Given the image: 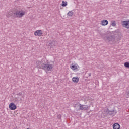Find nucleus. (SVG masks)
I'll return each mask as SVG.
<instances>
[{"mask_svg": "<svg viewBox=\"0 0 129 129\" xmlns=\"http://www.w3.org/2000/svg\"><path fill=\"white\" fill-rule=\"evenodd\" d=\"M35 66L37 68L43 69V70H47V71H51L53 69V64L50 63H42V62L39 61H36Z\"/></svg>", "mask_w": 129, "mask_h": 129, "instance_id": "f257e3e1", "label": "nucleus"}, {"mask_svg": "<svg viewBox=\"0 0 129 129\" xmlns=\"http://www.w3.org/2000/svg\"><path fill=\"white\" fill-rule=\"evenodd\" d=\"M58 45V43L57 42V41L56 40H53L51 41V42L49 43L48 44L49 48H50V49H52L54 48V47H56Z\"/></svg>", "mask_w": 129, "mask_h": 129, "instance_id": "f03ea898", "label": "nucleus"}, {"mask_svg": "<svg viewBox=\"0 0 129 129\" xmlns=\"http://www.w3.org/2000/svg\"><path fill=\"white\" fill-rule=\"evenodd\" d=\"M112 33L115 37H118V38L121 37V33L119 31V29H117L113 31Z\"/></svg>", "mask_w": 129, "mask_h": 129, "instance_id": "7ed1b4c3", "label": "nucleus"}, {"mask_svg": "<svg viewBox=\"0 0 129 129\" xmlns=\"http://www.w3.org/2000/svg\"><path fill=\"white\" fill-rule=\"evenodd\" d=\"M121 24L124 28H126V29H129V20L123 21L121 22Z\"/></svg>", "mask_w": 129, "mask_h": 129, "instance_id": "20e7f679", "label": "nucleus"}, {"mask_svg": "<svg viewBox=\"0 0 129 129\" xmlns=\"http://www.w3.org/2000/svg\"><path fill=\"white\" fill-rule=\"evenodd\" d=\"M79 106L80 110H88L89 108L88 105H82L81 104H79Z\"/></svg>", "mask_w": 129, "mask_h": 129, "instance_id": "39448f33", "label": "nucleus"}, {"mask_svg": "<svg viewBox=\"0 0 129 129\" xmlns=\"http://www.w3.org/2000/svg\"><path fill=\"white\" fill-rule=\"evenodd\" d=\"M9 108L11 110H16L17 109V106L14 103H11L9 104Z\"/></svg>", "mask_w": 129, "mask_h": 129, "instance_id": "423d86ee", "label": "nucleus"}, {"mask_svg": "<svg viewBox=\"0 0 129 129\" xmlns=\"http://www.w3.org/2000/svg\"><path fill=\"white\" fill-rule=\"evenodd\" d=\"M106 113H107V115H115V114H116V112H115V111H114V110L109 111L108 109H107V110H106Z\"/></svg>", "mask_w": 129, "mask_h": 129, "instance_id": "0eeeda50", "label": "nucleus"}, {"mask_svg": "<svg viewBox=\"0 0 129 129\" xmlns=\"http://www.w3.org/2000/svg\"><path fill=\"white\" fill-rule=\"evenodd\" d=\"M35 36H37L38 37H41L43 35V31L41 30H38L34 32Z\"/></svg>", "mask_w": 129, "mask_h": 129, "instance_id": "6e6552de", "label": "nucleus"}, {"mask_svg": "<svg viewBox=\"0 0 129 129\" xmlns=\"http://www.w3.org/2000/svg\"><path fill=\"white\" fill-rule=\"evenodd\" d=\"M26 12H21L17 11V18H22L23 16H25Z\"/></svg>", "mask_w": 129, "mask_h": 129, "instance_id": "1a4fd4ad", "label": "nucleus"}, {"mask_svg": "<svg viewBox=\"0 0 129 129\" xmlns=\"http://www.w3.org/2000/svg\"><path fill=\"white\" fill-rule=\"evenodd\" d=\"M11 17L13 18H18V11H12L10 13Z\"/></svg>", "mask_w": 129, "mask_h": 129, "instance_id": "9d476101", "label": "nucleus"}, {"mask_svg": "<svg viewBox=\"0 0 129 129\" xmlns=\"http://www.w3.org/2000/svg\"><path fill=\"white\" fill-rule=\"evenodd\" d=\"M106 41H108V42H110L111 41H115V38H114V36H107L106 37Z\"/></svg>", "mask_w": 129, "mask_h": 129, "instance_id": "9b49d317", "label": "nucleus"}, {"mask_svg": "<svg viewBox=\"0 0 129 129\" xmlns=\"http://www.w3.org/2000/svg\"><path fill=\"white\" fill-rule=\"evenodd\" d=\"M101 25L102 26H106L107 25H108V21L107 20H103L101 22Z\"/></svg>", "mask_w": 129, "mask_h": 129, "instance_id": "f8f14e48", "label": "nucleus"}, {"mask_svg": "<svg viewBox=\"0 0 129 129\" xmlns=\"http://www.w3.org/2000/svg\"><path fill=\"white\" fill-rule=\"evenodd\" d=\"M113 129H120V125H119V124L116 123H114L113 125Z\"/></svg>", "mask_w": 129, "mask_h": 129, "instance_id": "ddd939ff", "label": "nucleus"}, {"mask_svg": "<svg viewBox=\"0 0 129 129\" xmlns=\"http://www.w3.org/2000/svg\"><path fill=\"white\" fill-rule=\"evenodd\" d=\"M72 81L75 83H78V81H79V78L77 77H74L72 78Z\"/></svg>", "mask_w": 129, "mask_h": 129, "instance_id": "4468645a", "label": "nucleus"}, {"mask_svg": "<svg viewBox=\"0 0 129 129\" xmlns=\"http://www.w3.org/2000/svg\"><path fill=\"white\" fill-rule=\"evenodd\" d=\"M67 15L69 17H72V16H73V12H72V11H69Z\"/></svg>", "mask_w": 129, "mask_h": 129, "instance_id": "2eb2a0df", "label": "nucleus"}, {"mask_svg": "<svg viewBox=\"0 0 129 129\" xmlns=\"http://www.w3.org/2000/svg\"><path fill=\"white\" fill-rule=\"evenodd\" d=\"M71 68L72 69V70H76V69H77V67L74 64L71 66Z\"/></svg>", "mask_w": 129, "mask_h": 129, "instance_id": "dca6fc26", "label": "nucleus"}, {"mask_svg": "<svg viewBox=\"0 0 129 129\" xmlns=\"http://www.w3.org/2000/svg\"><path fill=\"white\" fill-rule=\"evenodd\" d=\"M61 6L62 7H66V6H67V2L62 1Z\"/></svg>", "mask_w": 129, "mask_h": 129, "instance_id": "f3484780", "label": "nucleus"}, {"mask_svg": "<svg viewBox=\"0 0 129 129\" xmlns=\"http://www.w3.org/2000/svg\"><path fill=\"white\" fill-rule=\"evenodd\" d=\"M124 66L126 68H129V62H126L124 63Z\"/></svg>", "mask_w": 129, "mask_h": 129, "instance_id": "a211bd4d", "label": "nucleus"}, {"mask_svg": "<svg viewBox=\"0 0 129 129\" xmlns=\"http://www.w3.org/2000/svg\"><path fill=\"white\" fill-rule=\"evenodd\" d=\"M112 26L113 27H115L116 26V24L115 23V21H113L112 23Z\"/></svg>", "mask_w": 129, "mask_h": 129, "instance_id": "6ab92c4d", "label": "nucleus"}, {"mask_svg": "<svg viewBox=\"0 0 129 129\" xmlns=\"http://www.w3.org/2000/svg\"><path fill=\"white\" fill-rule=\"evenodd\" d=\"M61 117H62V116L60 114L58 115L57 118L58 119H61Z\"/></svg>", "mask_w": 129, "mask_h": 129, "instance_id": "aec40b11", "label": "nucleus"}, {"mask_svg": "<svg viewBox=\"0 0 129 129\" xmlns=\"http://www.w3.org/2000/svg\"><path fill=\"white\" fill-rule=\"evenodd\" d=\"M22 92L17 93V95H19V96H22Z\"/></svg>", "mask_w": 129, "mask_h": 129, "instance_id": "412c9836", "label": "nucleus"}, {"mask_svg": "<svg viewBox=\"0 0 129 129\" xmlns=\"http://www.w3.org/2000/svg\"><path fill=\"white\" fill-rule=\"evenodd\" d=\"M89 76H91V73H89V74H88Z\"/></svg>", "mask_w": 129, "mask_h": 129, "instance_id": "4be33fe9", "label": "nucleus"}, {"mask_svg": "<svg viewBox=\"0 0 129 129\" xmlns=\"http://www.w3.org/2000/svg\"><path fill=\"white\" fill-rule=\"evenodd\" d=\"M127 95L129 96V91L128 92Z\"/></svg>", "mask_w": 129, "mask_h": 129, "instance_id": "5701e85b", "label": "nucleus"}, {"mask_svg": "<svg viewBox=\"0 0 129 129\" xmlns=\"http://www.w3.org/2000/svg\"><path fill=\"white\" fill-rule=\"evenodd\" d=\"M22 97L23 98V97H24V96H22Z\"/></svg>", "mask_w": 129, "mask_h": 129, "instance_id": "b1692460", "label": "nucleus"}]
</instances>
